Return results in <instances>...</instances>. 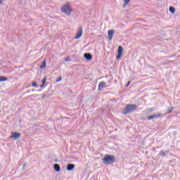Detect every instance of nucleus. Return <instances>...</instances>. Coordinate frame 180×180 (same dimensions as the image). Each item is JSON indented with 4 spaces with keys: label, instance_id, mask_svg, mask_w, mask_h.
<instances>
[{
    "label": "nucleus",
    "instance_id": "1",
    "mask_svg": "<svg viewBox=\"0 0 180 180\" xmlns=\"http://www.w3.org/2000/svg\"><path fill=\"white\" fill-rule=\"evenodd\" d=\"M102 161L103 162V164L110 165V164H113V162L116 161V158L112 155H105L102 159Z\"/></svg>",
    "mask_w": 180,
    "mask_h": 180
},
{
    "label": "nucleus",
    "instance_id": "2",
    "mask_svg": "<svg viewBox=\"0 0 180 180\" xmlns=\"http://www.w3.org/2000/svg\"><path fill=\"white\" fill-rule=\"evenodd\" d=\"M137 109V105L136 104H128L124 108L123 113L124 115H127L128 113H131Z\"/></svg>",
    "mask_w": 180,
    "mask_h": 180
},
{
    "label": "nucleus",
    "instance_id": "3",
    "mask_svg": "<svg viewBox=\"0 0 180 180\" xmlns=\"http://www.w3.org/2000/svg\"><path fill=\"white\" fill-rule=\"evenodd\" d=\"M61 12L62 13H65V15H71V12H72V9H71L67 4H65L61 7Z\"/></svg>",
    "mask_w": 180,
    "mask_h": 180
},
{
    "label": "nucleus",
    "instance_id": "4",
    "mask_svg": "<svg viewBox=\"0 0 180 180\" xmlns=\"http://www.w3.org/2000/svg\"><path fill=\"white\" fill-rule=\"evenodd\" d=\"M108 39L109 41H112V39H113V37L115 36V30H110L108 32Z\"/></svg>",
    "mask_w": 180,
    "mask_h": 180
},
{
    "label": "nucleus",
    "instance_id": "5",
    "mask_svg": "<svg viewBox=\"0 0 180 180\" xmlns=\"http://www.w3.org/2000/svg\"><path fill=\"white\" fill-rule=\"evenodd\" d=\"M20 136H22V134H20L19 132H12L11 135L10 136V139H15V140H18Z\"/></svg>",
    "mask_w": 180,
    "mask_h": 180
},
{
    "label": "nucleus",
    "instance_id": "6",
    "mask_svg": "<svg viewBox=\"0 0 180 180\" xmlns=\"http://www.w3.org/2000/svg\"><path fill=\"white\" fill-rule=\"evenodd\" d=\"M84 57L88 61H91V60H92V55L91 53H85L84 54Z\"/></svg>",
    "mask_w": 180,
    "mask_h": 180
},
{
    "label": "nucleus",
    "instance_id": "7",
    "mask_svg": "<svg viewBox=\"0 0 180 180\" xmlns=\"http://www.w3.org/2000/svg\"><path fill=\"white\" fill-rule=\"evenodd\" d=\"M82 36V27L79 28L77 35L75 36V39H79Z\"/></svg>",
    "mask_w": 180,
    "mask_h": 180
},
{
    "label": "nucleus",
    "instance_id": "8",
    "mask_svg": "<svg viewBox=\"0 0 180 180\" xmlns=\"http://www.w3.org/2000/svg\"><path fill=\"white\" fill-rule=\"evenodd\" d=\"M105 87H106V82H101L98 84V91H102V89Z\"/></svg>",
    "mask_w": 180,
    "mask_h": 180
},
{
    "label": "nucleus",
    "instance_id": "9",
    "mask_svg": "<svg viewBox=\"0 0 180 180\" xmlns=\"http://www.w3.org/2000/svg\"><path fill=\"white\" fill-rule=\"evenodd\" d=\"M74 168H75V165L68 164L67 165L66 169H67V171H72V169H74Z\"/></svg>",
    "mask_w": 180,
    "mask_h": 180
},
{
    "label": "nucleus",
    "instance_id": "10",
    "mask_svg": "<svg viewBox=\"0 0 180 180\" xmlns=\"http://www.w3.org/2000/svg\"><path fill=\"white\" fill-rule=\"evenodd\" d=\"M161 116L160 114H155L153 115H150L148 117V120H152V119H158Z\"/></svg>",
    "mask_w": 180,
    "mask_h": 180
},
{
    "label": "nucleus",
    "instance_id": "11",
    "mask_svg": "<svg viewBox=\"0 0 180 180\" xmlns=\"http://www.w3.org/2000/svg\"><path fill=\"white\" fill-rule=\"evenodd\" d=\"M53 168H54L56 172H60V165L54 164L53 165Z\"/></svg>",
    "mask_w": 180,
    "mask_h": 180
},
{
    "label": "nucleus",
    "instance_id": "12",
    "mask_svg": "<svg viewBox=\"0 0 180 180\" xmlns=\"http://www.w3.org/2000/svg\"><path fill=\"white\" fill-rule=\"evenodd\" d=\"M47 81V78L46 77H44L43 79H42V84H41V89H43V88H44V85L46 84V82Z\"/></svg>",
    "mask_w": 180,
    "mask_h": 180
},
{
    "label": "nucleus",
    "instance_id": "13",
    "mask_svg": "<svg viewBox=\"0 0 180 180\" xmlns=\"http://www.w3.org/2000/svg\"><path fill=\"white\" fill-rule=\"evenodd\" d=\"M119 54H123V47L122 46H118V51Z\"/></svg>",
    "mask_w": 180,
    "mask_h": 180
},
{
    "label": "nucleus",
    "instance_id": "14",
    "mask_svg": "<svg viewBox=\"0 0 180 180\" xmlns=\"http://www.w3.org/2000/svg\"><path fill=\"white\" fill-rule=\"evenodd\" d=\"M5 81H8V77L0 76V82H4Z\"/></svg>",
    "mask_w": 180,
    "mask_h": 180
},
{
    "label": "nucleus",
    "instance_id": "15",
    "mask_svg": "<svg viewBox=\"0 0 180 180\" xmlns=\"http://www.w3.org/2000/svg\"><path fill=\"white\" fill-rule=\"evenodd\" d=\"M169 12H171V13H175V8H174L173 6H170L169 8Z\"/></svg>",
    "mask_w": 180,
    "mask_h": 180
},
{
    "label": "nucleus",
    "instance_id": "16",
    "mask_svg": "<svg viewBox=\"0 0 180 180\" xmlns=\"http://www.w3.org/2000/svg\"><path fill=\"white\" fill-rule=\"evenodd\" d=\"M124 5H123V8H126V6H127V5L129 4V2H130V0H124Z\"/></svg>",
    "mask_w": 180,
    "mask_h": 180
},
{
    "label": "nucleus",
    "instance_id": "17",
    "mask_svg": "<svg viewBox=\"0 0 180 180\" xmlns=\"http://www.w3.org/2000/svg\"><path fill=\"white\" fill-rule=\"evenodd\" d=\"M46 60H44V61L42 62L41 65H40V68H41V69L46 68Z\"/></svg>",
    "mask_w": 180,
    "mask_h": 180
},
{
    "label": "nucleus",
    "instance_id": "18",
    "mask_svg": "<svg viewBox=\"0 0 180 180\" xmlns=\"http://www.w3.org/2000/svg\"><path fill=\"white\" fill-rule=\"evenodd\" d=\"M174 110V107H170L167 108V113H171Z\"/></svg>",
    "mask_w": 180,
    "mask_h": 180
},
{
    "label": "nucleus",
    "instance_id": "19",
    "mask_svg": "<svg viewBox=\"0 0 180 180\" xmlns=\"http://www.w3.org/2000/svg\"><path fill=\"white\" fill-rule=\"evenodd\" d=\"M61 79H63V78L61 77H58L56 79V82H60V81H61Z\"/></svg>",
    "mask_w": 180,
    "mask_h": 180
},
{
    "label": "nucleus",
    "instance_id": "20",
    "mask_svg": "<svg viewBox=\"0 0 180 180\" xmlns=\"http://www.w3.org/2000/svg\"><path fill=\"white\" fill-rule=\"evenodd\" d=\"M32 86H37V82H32Z\"/></svg>",
    "mask_w": 180,
    "mask_h": 180
},
{
    "label": "nucleus",
    "instance_id": "21",
    "mask_svg": "<svg viewBox=\"0 0 180 180\" xmlns=\"http://www.w3.org/2000/svg\"><path fill=\"white\" fill-rule=\"evenodd\" d=\"M122 57V53H117V60H119Z\"/></svg>",
    "mask_w": 180,
    "mask_h": 180
},
{
    "label": "nucleus",
    "instance_id": "22",
    "mask_svg": "<svg viewBox=\"0 0 180 180\" xmlns=\"http://www.w3.org/2000/svg\"><path fill=\"white\" fill-rule=\"evenodd\" d=\"M71 60V58L70 57H66V58L65 59V61H70Z\"/></svg>",
    "mask_w": 180,
    "mask_h": 180
},
{
    "label": "nucleus",
    "instance_id": "23",
    "mask_svg": "<svg viewBox=\"0 0 180 180\" xmlns=\"http://www.w3.org/2000/svg\"><path fill=\"white\" fill-rule=\"evenodd\" d=\"M165 154H166L165 152H164V151L161 152V155H162L163 157H165Z\"/></svg>",
    "mask_w": 180,
    "mask_h": 180
},
{
    "label": "nucleus",
    "instance_id": "24",
    "mask_svg": "<svg viewBox=\"0 0 180 180\" xmlns=\"http://www.w3.org/2000/svg\"><path fill=\"white\" fill-rule=\"evenodd\" d=\"M131 83V81H129V82H127V84H126V86H127V87L129 86V85H130Z\"/></svg>",
    "mask_w": 180,
    "mask_h": 180
},
{
    "label": "nucleus",
    "instance_id": "25",
    "mask_svg": "<svg viewBox=\"0 0 180 180\" xmlns=\"http://www.w3.org/2000/svg\"><path fill=\"white\" fill-rule=\"evenodd\" d=\"M153 110H154V109H153V108H149V109H148V111H149V112H153Z\"/></svg>",
    "mask_w": 180,
    "mask_h": 180
},
{
    "label": "nucleus",
    "instance_id": "26",
    "mask_svg": "<svg viewBox=\"0 0 180 180\" xmlns=\"http://www.w3.org/2000/svg\"><path fill=\"white\" fill-rule=\"evenodd\" d=\"M4 0H0V5H2Z\"/></svg>",
    "mask_w": 180,
    "mask_h": 180
},
{
    "label": "nucleus",
    "instance_id": "27",
    "mask_svg": "<svg viewBox=\"0 0 180 180\" xmlns=\"http://www.w3.org/2000/svg\"><path fill=\"white\" fill-rule=\"evenodd\" d=\"M25 167H26V165H23L22 169H25Z\"/></svg>",
    "mask_w": 180,
    "mask_h": 180
}]
</instances>
